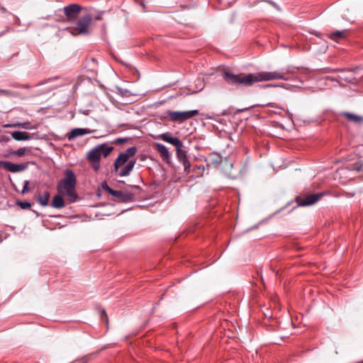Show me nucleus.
<instances>
[{
  "mask_svg": "<svg viewBox=\"0 0 363 363\" xmlns=\"http://www.w3.org/2000/svg\"><path fill=\"white\" fill-rule=\"evenodd\" d=\"M50 192L46 191H44L43 194H39L36 197V200L39 204H40L43 206H46L48 205V201L50 199Z\"/></svg>",
  "mask_w": 363,
  "mask_h": 363,
  "instance_id": "obj_20",
  "label": "nucleus"
},
{
  "mask_svg": "<svg viewBox=\"0 0 363 363\" xmlns=\"http://www.w3.org/2000/svg\"><path fill=\"white\" fill-rule=\"evenodd\" d=\"M348 33V30H337L328 34V38L332 40L338 42L340 40L345 39Z\"/></svg>",
  "mask_w": 363,
  "mask_h": 363,
  "instance_id": "obj_15",
  "label": "nucleus"
},
{
  "mask_svg": "<svg viewBox=\"0 0 363 363\" xmlns=\"http://www.w3.org/2000/svg\"><path fill=\"white\" fill-rule=\"evenodd\" d=\"M222 162L221 157L217 153H211L209 157V163L212 165L217 166Z\"/></svg>",
  "mask_w": 363,
  "mask_h": 363,
  "instance_id": "obj_21",
  "label": "nucleus"
},
{
  "mask_svg": "<svg viewBox=\"0 0 363 363\" xmlns=\"http://www.w3.org/2000/svg\"><path fill=\"white\" fill-rule=\"evenodd\" d=\"M95 19H96V20H100V19H101V17H100L99 16H96V17H95Z\"/></svg>",
  "mask_w": 363,
  "mask_h": 363,
  "instance_id": "obj_31",
  "label": "nucleus"
},
{
  "mask_svg": "<svg viewBox=\"0 0 363 363\" xmlns=\"http://www.w3.org/2000/svg\"><path fill=\"white\" fill-rule=\"evenodd\" d=\"M26 149L25 147H21L18 149L14 154L17 155L18 157H22L25 155Z\"/></svg>",
  "mask_w": 363,
  "mask_h": 363,
  "instance_id": "obj_25",
  "label": "nucleus"
},
{
  "mask_svg": "<svg viewBox=\"0 0 363 363\" xmlns=\"http://www.w3.org/2000/svg\"><path fill=\"white\" fill-rule=\"evenodd\" d=\"M20 87L23 88V89H30V86L29 84H23V85H21Z\"/></svg>",
  "mask_w": 363,
  "mask_h": 363,
  "instance_id": "obj_28",
  "label": "nucleus"
},
{
  "mask_svg": "<svg viewBox=\"0 0 363 363\" xmlns=\"http://www.w3.org/2000/svg\"><path fill=\"white\" fill-rule=\"evenodd\" d=\"M95 130H90L88 128H76L71 130V132L67 135L68 140L71 141L77 138V137L82 136L86 134H90L94 133Z\"/></svg>",
  "mask_w": 363,
  "mask_h": 363,
  "instance_id": "obj_13",
  "label": "nucleus"
},
{
  "mask_svg": "<svg viewBox=\"0 0 363 363\" xmlns=\"http://www.w3.org/2000/svg\"><path fill=\"white\" fill-rule=\"evenodd\" d=\"M1 11H2L3 12H6V9H4V8H2V9H1Z\"/></svg>",
  "mask_w": 363,
  "mask_h": 363,
  "instance_id": "obj_32",
  "label": "nucleus"
},
{
  "mask_svg": "<svg viewBox=\"0 0 363 363\" xmlns=\"http://www.w3.org/2000/svg\"><path fill=\"white\" fill-rule=\"evenodd\" d=\"M155 147L160 154V157L168 163L170 160V154L168 149L163 144L159 143L155 144Z\"/></svg>",
  "mask_w": 363,
  "mask_h": 363,
  "instance_id": "obj_14",
  "label": "nucleus"
},
{
  "mask_svg": "<svg viewBox=\"0 0 363 363\" xmlns=\"http://www.w3.org/2000/svg\"><path fill=\"white\" fill-rule=\"evenodd\" d=\"M43 83L38 84L37 86L42 85Z\"/></svg>",
  "mask_w": 363,
  "mask_h": 363,
  "instance_id": "obj_33",
  "label": "nucleus"
},
{
  "mask_svg": "<svg viewBox=\"0 0 363 363\" xmlns=\"http://www.w3.org/2000/svg\"><path fill=\"white\" fill-rule=\"evenodd\" d=\"M104 317L105 320H107L108 316L104 310L102 311L101 318H103Z\"/></svg>",
  "mask_w": 363,
  "mask_h": 363,
  "instance_id": "obj_27",
  "label": "nucleus"
},
{
  "mask_svg": "<svg viewBox=\"0 0 363 363\" xmlns=\"http://www.w3.org/2000/svg\"><path fill=\"white\" fill-rule=\"evenodd\" d=\"M64 174L65 177L57 185V192L66 196L70 203H74L78 199L76 191V176L74 172L69 169L65 171Z\"/></svg>",
  "mask_w": 363,
  "mask_h": 363,
  "instance_id": "obj_3",
  "label": "nucleus"
},
{
  "mask_svg": "<svg viewBox=\"0 0 363 363\" xmlns=\"http://www.w3.org/2000/svg\"><path fill=\"white\" fill-rule=\"evenodd\" d=\"M106 191L121 202H131L135 200V194L129 191H117L106 185Z\"/></svg>",
  "mask_w": 363,
  "mask_h": 363,
  "instance_id": "obj_8",
  "label": "nucleus"
},
{
  "mask_svg": "<svg viewBox=\"0 0 363 363\" xmlns=\"http://www.w3.org/2000/svg\"><path fill=\"white\" fill-rule=\"evenodd\" d=\"M12 138L17 141L28 140L31 138L30 134L23 131H14L11 133Z\"/></svg>",
  "mask_w": 363,
  "mask_h": 363,
  "instance_id": "obj_17",
  "label": "nucleus"
},
{
  "mask_svg": "<svg viewBox=\"0 0 363 363\" xmlns=\"http://www.w3.org/2000/svg\"><path fill=\"white\" fill-rule=\"evenodd\" d=\"M160 138L164 142L173 145L176 149L178 147H184V143L182 140L177 137H172L169 133H165L160 135Z\"/></svg>",
  "mask_w": 363,
  "mask_h": 363,
  "instance_id": "obj_12",
  "label": "nucleus"
},
{
  "mask_svg": "<svg viewBox=\"0 0 363 363\" xmlns=\"http://www.w3.org/2000/svg\"><path fill=\"white\" fill-rule=\"evenodd\" d=\"M4 128H23V129H27V130H32V129H34L35 128V126H33L31 125V123L30 122H23V123H14V124H5L4 125Z\"/></svg>",
  "mask_w": 363,
  "mask_h": 363,
  "instance_id": "obj_18",
  "label": "nucleus"
},
{
  "mask_svg": "<svg viewBox=\"0 0 363 363\" xmlns=\"http://www.w3.org/2000/svg\"><path fill=\"white\" fill-rule=\"evenodd\" d=\"M352 170H354L357 172H362L363 170V162L362 161H357L352 164Z\"/></svg>",
  "mask_w": 363,
  "mask_h": 363,
  "instance_id": "obj_22",
  "label": "nucleus"
},
{
  "mask_svg": "<svg viewBox=\"0 0 363 363\" xmlns=\"http://www.w3.org/2000/svg\"><path fill=\"white\" fill-rule=\"evenodd\" d=\"M0 167L11 172H19L25 170L28 165L26 164H14L9 161H0Z\"/></svg>",
  "mask_w": 363,
  "mask_h": 363,
  "instance_id": "obj_10",
  "label": "nucleus"
},
{
  "mask_svg": "<svg viewBox=\"0 0 363 363\" xmlns=\"http://www.w3.org/2000/svg\"><path fill=\"white\" fill-rule=\"evenodd\" d=\"M137 152L135 147H128L125 152L119 154L113 164V172L119 177L128 176L133 169L135 160H129Z\"/></svg>",
  "mask_w": 363,
  "mask_h": 363,
  "instance_id": "obj_2",
  "label": "nucleus"
},
{
  "mask_svg": "<svg viewBox=\"0 0 363 363\" xmlns=\"http://www.w3.org/2000/svg\"><path fill=\"white\" fill-rule=\"evenodd\" d=\"M28 185H29V181H28V180L24 181L23 187L21 191V193L23 194H25L29 191L30 189L28 188Z\"/></svg>",
  "mask_w": 363,
  "mask_h": 363,
  "instance_id": "obj_24",
  "label": "nucleus"
},
{
  "mask_svg": "<svg viewBox=\"0 0 363 363\" xmlns=\"http://www.w3.org/2000/svg\"><path fill=\"white\" fill-rule=\"evenodd\" d=\"M64 13L68 19L75 18L81 11V6L78 4H69L63 9Z\"/></svg>",
  "mask_w": 363,
  "mask_h": 363,
  "instance_id": "obj_11",
  "label": "nucleus"
},
{
  "mask_svg": "<svg viewBox=\"0 0 363 363\" xmlns=\"http://www.w3.org/2000/svg\"><path fill=\"white\" fill-rule=\"evenodd\" d=\"M113 149V147L101 144L96 146L89 152L87 159L92 164L95 170L99 168L101 157L103 155L104 157H106L112 152Z\"/></svg>",
  "mask_w": 363,
  "mask_h": 363,
  "instance_id": "obj_5",
  "label": "nucleus"
},
{
  "mask_svg": "<svg viewBox=\"0 0 363 363\" xmlns=\"http://www.w3.org/2000/svg\"><path fill=\"white\" fill-rule=\"evenodd\" d=\"M199 114L198 110H191L186 111H168L167 115L171 121L184 123V121L196 116Z\"/></svg>",
  "mask_w": 363,
  "mask_h": 363,
  "instance_id": "obj_6",
  "label": "nucleus"
},
{
  "mask_svg": "<svg viewBox=\"0 0 363 363\" xmlns=\"http://www.w3.org/2000/svg\"><path fill=\"white\" fill-rule=\"evenodd\" d=\"M126 141L125 138H119L116 140V144H122Z\"/></svg>",
  "mask_w": 363,
  "mask_h": 363,
  "instance_id": "obj_26",
  "label": "nucleus"
},
{
  "mask_svg": "<svg viewBox=\"0 0 363 363\" xmlns=\"http://www.w3.org/2000/svg\"><path fill=\"white\" fill-rule=\"evenodd\" d=\"M62 196V195L59 194L58 195H55L52 198L51 206L53 208H62L63 207H65V201H64Z\"/></svg>",
  "mask_w": 363,
  "mask_h": 363,
  "instance_id": "obj_19",
  "label": "nucleus"
},
{
  "mask_svg": "<svg viewBox=\"0 0 363 363\" xmlns=\"http://www.w3.org/2000/svg\"><path fill=\"white\" fill-rule=\"evenodd\" d=\"M272 86H277V85H272V84H267V85H265V87H272Z\"/></svg>",
  "mask_w": 363,
  "mask_h": 363,
  "instance_id": "obj_30",
  "label": "nucleus"
},
{
  "mask_svg": "<svg viewBox=\"0 0 363 363\" xmlns=\"http://www.w3.org/2000/svg\"><path fill=\"white\" fill-rule=\"evenodd\" d=\"M294 68L288 66L278 70L272 72H261L256 74H235L230 70H224L222 73L223 78L230 85L236 86H250L255 82L271 80H289L288 74H295Z\"/></svg>",
  "mask_w": 363,
  "mask_h": 363,
  "instance_id": "obj_1",
  "label": "nucleus"
},
{
  "mask_svg": "<svg viewBox=\"0 0 363 363\" xmlns=\"http://www.w3.org/2000/svg\"><path fill=\"white\" fill-rule=\"evenodd\" d=\"M93 17L90 13L80 16L74 26L70 28L73 35H89L91 33Z\"/></svg>",
  "mask_w": 363,
  "mask_h": 363,
  "instance_id": "obj_4",
  "label": "nucleus"
},
{
  "mask_svg": "<svg viewBox=\"0 0 363 363\" xmlns=\"http://www.w3.org/2000/svg\"><path fill=\"white\" fill-rule=\"evenodd\" d=\"M341 115L345 117L349 121L354 123H363V117L350 112H342Z\"/></svg>",
  "mask_w": 363,
  "mask_h": 363,
  "instance_id": "obj_16",
  "label": "nucleus"
},
{
  "mask_svg": "<svg viewBox=\"0 0 363 363\" xmlns=\"http://www.w3.org/2000/svg\"><path fill=\"white\" fill-rule=\"evenodd\" d=\"M177 157L179 162L184 166V170L186 174L190 172L191 163L187 156V152L184 147H178L176 149Z\"/></svg>",
  "mask_w": 363,
  "mask_h": 363,
  "instance_id": "obj_9",
  "label": "nucleus"
},
{
  "mask_svg": "<svg viewBox=\"0 0 363 363\" xmlns=\"http://www.w3.org/2000/svg\"><path fill=\"white\" fill-rule=\"evenodd\" d=\"M130 187L132 189H140V186H138V185H133V186H130Z\"/></svg>",
  "mask_w": 363,
  "mask_h": 363,
  "instance_id": "obj_29",
  "label": "nucleus"
},
{
  "mask_svg": "<svg viewBox=\"0 0 363 363\" xmlns=\"http://www.w3.org/2000/svg\"><path fill=\"white\" fill-rule=\"evenodd\" d=\"M18 204L22 209H27L31 206V204L27 201H19Z\"/></svg>",
  "mask_w": 363,
  "mask_h": 363,
  "instance_id": "obj_23",
  "label": "nucleus"
},
{
  "mask_svg": "<svg viewBox=\"0 0 363 363\" xmlns=\"http://www.w3.org/2000/svg\"><path fill=\"white\" fill-rule=\"evenodd\" d=\"M325 194V192L301 194L296 198V202L300 206H311L319 201Z\"/></svg>",
  "mask_w": 363,
  "mask_h": 363,
  "instance_id": "obj_7",
  "label": "nucleus"
}]
</instances>
